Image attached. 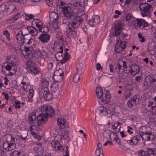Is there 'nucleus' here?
<instances>
[{
	"instance_id": "774afa93",
	"label": "nucleus",
	"mask_w": 156,
	"mask_h": 156,
	"mask_svg": "<svg viewBox=\"0 0 156 156\" xmlns=\"http://www.w3.org/2000/svg\"><path fill=\"white\" fill-rule=\"evenodd\" d=\"M53 67V63L51 62H50L48 64V67L49 69H51Z\"/></svg>"
},
{
	"instance_id": "37998d69",
	"label": "nucleus",
	"mask_w": 156,
	"mask_h": 156,
	"mask_svg": "<svg viewBox=\"0 0 156 156\" xmlns=\"http://www.w3.org/2000/svg\"><path fill=\"white\" fill-rule=\"evenodd\" d=\"M3 34L5 36L8 41H9L11 39L10 37V34L9 32L7 30H5L3 31Z\"/></svg>"
},
{
	"instance_id": "a19ab883",
	"label": "nucleus",
	"mask_w": 156,
	"mask_h": 156,
	"mask_svg": "<svg viewBox=\"0 0 156 156\" xmlns=\"http://www.w3.org/2000/svg\"><path fill=\"white\" fill-rule=\"evenodd\" d=\"M53 75L63 76L64 75L63 71L62 69H59L54 72Z\"/></svg>"
},
{
	"instance_id": "f8f14e48",
	"label": "nucleus",
	"mask_w": 156,
	"mask_h": 156,
	"mask_svg": "<svg viewBox=\"0 0 156 156\" xmlns=\"http://www.w3.org/2000/svg\"><path fill=\"white\" fill-rule=\"evenodd\" d=\"M100 20V19L99 16L94 15L90 20L89 24L91 26H94L98 23Z\"/></svg>"
},
{
	"instance_id": "393cba45",
	"label": "nucleus",
	"mask_w": 156,
	"mask_h": 156,
	"mask_svg": "<svg viewBox=\"0 0 156 156\" xmlns=\"http://www.w3.org/2000/svg\"><path fill=\"white\" fill-rule=\"evenodd\" d=\"M96 92L97 98L99 99H101L104 94L102 90L101 87H97L96 89Z\"/></svg>"
},
{
	"instance_id": "7c9ffc66",
	"label": "nucleus",
	"mask_w": 156,
	"mask_h": 156,
	"mask_svg": "<svg viewBox=\"0 0 156 156\" xmlns=\"http://www.w3.org/2000/svg\"><path fill=\"white\" fill-rule=\"evenodd\" d=\"M121 63L122 64V66L124 67V68L122 69V71L121 73L123 75L125 73H128L129 72V71H127V65L126 64V62L125 61H121Z\"/></svg>"
},
{
	"instance_id": "0eeeda50",
	"label": "nucleus",
	"mask_w": 156,
	"mask_h": 156,
	"mask_svg": "<svg viewBox=\"0 0 156 156\" xmlns=\"http://www.w3.org/2000/svg\"><path fill=\"white\" fill-rule=\"evenodd\" d=\"M26 68L30 73L34 74L38 73L39 72L37 70L36 66L34 62L30 60L27 62Z\"/></svg>"
},
{
	"instance_id": "f03ea898",
	"label": "nucleus",
	"mask_w": 156,
	"mask_h": 156,
	"mask_svg": "<svg viewBox=\"0 0 156 156\" xmlns=\"http://www.w3.org/2000/svg\"><path fill=\"white\" fill-rule=\"evenodd\" d=\"M5 141L3 143V148L7 151H11L14 149L16 147V142L17 139L12 137L10 134L6 135Z\"/></svg>"
},
{
	"instance_id": "2f4dec72",
	"label": "nucleus",
	"mask_w": 156,
	"mask_h": 156,
	"mask_svg": "<svg viewBox=\"0 0 156 156\" xmlns=\"http://www.w3.org/2000/svg\"><path fill=\"white\" fill-rule=\"evenodd\" d=\"M41 126H36L35 130H36V132L34 131H32L31 132L32 135L34 136V137L36 138H37L40 137V136L38 135L37 133H39L40 131H41V130L40 128H38Z\"/></svg>"
},
{
	"instance_id": "b1692460",
	"label": "nucleus",
	"mask_w": 156,
	"mask_h": 156,
	"mask_svg": "<svg viewBox=\"0 0 156 156\" xmlns=\"http://www.w3.org/2000/svg\"><path fill=\"white\" fill-rule=\"evenodd\" d=\"M74 24L77 25V27L80 26L83 22L82 19L80 16L75 17L72 22Z\"/></svg>"
},
{
	"instance_id": "423d86ee",
	"label": "nucleus",
	"mask_w": 156,
	"mask_h": 156,
	"mask_svg": "<svg viewBox=\"0 0 156 156\" xmlns=\"http://www.w3.org/2000/svg\"><path fill=\"white\" fill-rule=\"evenodd\" d=\"M55 57L57 60L59 61L61 64L65 63L70 58V56L68 53L65 52L64 56L60 52H58L55 54Z\"/></svg>"
},
{
	"instance_id": "0e129e2a",
	"label": "nucleus",
	"mask_w": 156,
	"mask_h": 156,
	"mask_svg": "<svg viewBox=\"0 0 156 156\" xmlns=\"http://www.w3.org/2000/svg\"><path fill=\"white\" fill-rule=\"evenodd\" d=\"M143 21V23L142 24V25L143 26V28L145 27H147L149 24L148 23L144 20L143 19V20H142Z\"/></svg>"
},
{
	"instance_id": "a18cd8bd",
	"label": "nucleus",
	"mask_w": 156,
	"mask_h": 156,
	"mask_svg": "<svg viewBox=\"0 0 156 156\" xmlns=\"http://www.w3.org/2000/svg\"><path fill=\"white\" fill-rule=\"evenodd\" d=\"M12 62H11L5 66V69L8 71H10L12 68L13 67Z\"/></svg>"
},
{
	"instance_id": "f257e3e1",
	"label": "nucleus",
	"mask_w": 156,
	"mask_h": 156,
	"mask_svg": "<svg viewBox=\"0 0 156 156\" xmlns=\"http://www.w3.org/2000/svg\"><path fill=\"white\" fill-rule=\"evenodd\" d=\"M43 115L40 114L36 118V114L34 112H32L29 116V122L33 125H35L37 123L36 126H42L47 121L46 118L44 117Z\"/></svg>"
},
{
	"instance_id": "3c124183",
	"label": "nucleus",
	"mask_w": 156,
	"mask_h": 156,
	"mask_svg": "<svg viewBox=\"0 0 156 156\" xmlns=\"http://www.w3.org/2000/svg\"><path fill=\"white\" fill-rule=\"evenodd\" d=\"M6 8V6L4 4H2L0 6V12L2 13L5 11Z\"/></svg>"
},
{
	"instance_id": "473e14b6",
	"label": "nucleus",
	"mask_w": 156,
	"mask_h": 156,
	"mask_svg": "<svg viewBox=\"0 0 156 156\" xmlns=\"http://www.w3.org/2000/svg\"><path fill=\"white\" fill-rule=\"evenodd\" d=\"M35 24L36 26L39 29L43 25V23L39 19L34 20L32 22V24Z\"/></svg>"
},
{
	"instance_id": "a211bd4d",
	"label": "nucleus",
	"mask_w": 156,
	"mask_h": 156,
	"mask_svg": "<svg viewBox=\"0 0 156 156\" xmlns=\"http://www.w3.org/2000/svg\"><path fill=\"white\" fill-rule=\"evenodd\" d=\"M130 69H129V72L131 74L134 73V75L138 74L140 72V68L139 66L137 65H134L132 67H130Z\"/></svg>"
},
{
	"instance_id": "f704fd0d",
	"label": "nucleus",
	"mask_w": 156,
	"mask_h": 156,
	"mask_svg": "<svg viewBox=\"0 0 156 156\" xmlns=\"http://www.w3.org/2000/svg\"><path fill=\"white\" fill-rule=\"evenodd\" d=\"M122 124L120 122H116L112 126V128L113 129H117L118 132H119L120 129Z\"/></svg>"
},
{
	"instance_id": "052dcab7",
	"label": "nucleus",
	"mask_w": 156,
	"mask_h": 156,
	"mask_svg": "<svg viewBox=\"0 0 156 156\" xmlns=\"http://www.w3.org/2000/svg\"><path fill=\"white\" fill-rule=\"evenodd\" d=\"M56 38L59 41V42H61L63 41V36L62 35H57Z\"/></svg>"
},
{
	"instance_id": "7ed1b4c3",
	"label": "nucleus",
	"mask_w": 156,
	"mask_h": 156,
	"mask_svg": "<svg viewBox=\"0 0 156 156\" xmlns=\"http://www.w3.org/2000/svg\"><path fill=\"white\" fill-rule=\"evenodd\" d=\"M139 7L140 10L143 11L141 13L143 17H150L151 16L150 13L153 10V8L151 5L147 3H142L139 4Z\"/></svg>"
},
{
	"instance_id": "9d476101",
	"label": "nucleus",
	"mask_w": 156,
	"mask_h": 156,
	"mask_svg": "<svg viewBox=\"0 0 156 156\" xmlns=\"http://www.w3.org/2000/svg\"><path fill=\"white\" fill-rule=\"evenodd\" d=\"M142 138L143 140H144V138L141 135L134 136L129 140H128V143L132 145H136L138 143L140 138Z\"/></svg>"
},
{
	"instance_id": "864d4df0",
	"label": "nucleus",
	"mask_w": 156,
	"mask_h": 156,
	"mask_svg": "<svg viewBox=\"0 0 156 156\" xmlns=\"http://www.w3.org/2000/svg\"><path fill=\"white\" fill-rule=\"evenodd\" d=\"M120 64H117L115 67L116 69H118L119 71H117V72L118 73L119 71H120L121 69L122 66V64L121 63V62H119Z\"/></svg>"
},
{
	"instance_id": "4468645a",
	"label": "nucleus",
	"mask_w": 156,
	"mask_h": 156,
	"mask_svg": "<svg viewBox=\"0 0 156 156\" xmlns=\"http://www.w3.org/2000/svg\"><path fill=\"white\" fill-rule=\"evenodd\" d=\"M126 46V45H123L122 43L119 42V41H118L115 48L116 51L118 53H121L122 50L125 49Z\"/></svg>"
},
{
	"instance_id": "603ef678",
	"label": "nucleus",
	"mask_w": 156,
	"mask_h": 156,
	"mask_svg": "<svg viewBox=\"0 0 156 156\" xmlns=\"http://www.w3.org/2000/svg\"><path fill=\"white\" fill-rule=\"evenodd\" d=\"M14 103L16 105L15 106V108L20 109L21 107L20 105L21 103L20 101H19L18 100H16L14 101Z\"/></svg>"
},
{
	"instance_id": "13d9d810",
	"label": "nucleus",
	"mask_w": 156,
	"mask_h": 156,
	"mask_svg": "<svg viewBox=\"0 0 156 156\" xmlns=\"http://www.w3.org/2000/svg\"><path fill=\"white\" fill-rule=\"evenodd\" d=\"M46 2L47 4L50 7H51L52 6L53 4L52 0H46Z\"/></svg>"
},
{
	"instance_id": "09e8293b",
	"label": "nucleus",
	"mask_w": 156,
	"mask_h": 156,
	"mask_svg": "<svg viewBox=\"0 0 156 156\" xmlns=\"http://www.w3.org/2000/svg\"><path fill=\"white\" fill-rule=\"evenodd\" d=\"M148 79L149 80L150 83L151 84H152L153 83L156 82V79L154 77L150 76Z\"/></svg>"
},
{
	"instance_id": "4c0bfd02",
	"label": "nucleus",
	"mask_w": 156,
	"mask_h": 156,
	"mask_svg": "<svg viewBox=\"0 0 156 156\" xmlns=\"http://www.w3.org/2000/svg\"><path fill=\"white\" fill-rule=\"evenodd\" d=\"M20 15V13H18L16 15H15L12 18L9 19L8 20V22L9 23H13L15 20H17Z\"/></svg>"
},
{
	"instance_id": "4be33fe9",
	"label": "nucleus",
	"mask_w": 156,
	"mask_h": 156,
	"mask_svg": "<svg viewBox=\"0 0 156 156\" xmlns=\"http://www.w3.org/2000/svg\"><path fill=\"white\" fill-rule=\"evenodd\" d=\"M76 70V73L74 76L73 79V82L76 83H78L80 79L79 74H81L82 73V71L81 69L79 70L78 68H77Z\"/></svg>"
},
{
	"instance_id": "c9c22d12",
	"label": "nucleus",
	"mask_w": 156,
	"mask_h": 156,
	"mask_svg": "<svg viewBox=\"0 0 156 156\" xmlns=\"http://www.w3.org/2000/svg\"><path fill=\"white\" fill-rule=\"evenodd\" d=\"M60 141H62L64 139V140H66V141H69V138L68 133L64 134V135H62L60 136Z\"/></svg>"
},
{
	"instance_id": "39448f33",
	"label": "nucleus",
	"mask_w": 156,
	"mask_h": 156,
	"mask_svg": "<svg viewBox=\"0 0 156 156\" xmlns=\"http://www.w3.org/2000/svg\"><path fill=\"white\" fill-rule=\"evenodd\" d=\"M42 114L41 115H43V117L47 118L48 120V118L49 116L51 117L54 115L53 108L51 106H47L42 108L41 109Z\"/></svg>"
},
{
	"instance_id": "2eb2a0df",
	"label": "nucleus",
	"mask_w": 156,
	"mask_h": 156,
	"mask_svg": "<svg viewBox=\"0 0 156 156\" xmlns=\"http://www.w3.org/2000/svg\"><path fill=\"white\" fill-rule=\"evenodd\" d=\"M143 137H145V140L147 141H150L151 140V138L153 137V135L152 134V132L150 131H145L143 133L142 135H141Z\"/></svg>"
},
{
	"instance_id": "e433bc0d",
	"label": "nucleus",
	"mask_w": 156,
	"mask_h": 156,
	"mask_svg": "<svg viewBox=\"0 0 156 156\" xmlns=\"http://www.w3.org/2000/svg\"><path fill=\"white\" fill-rule=\"evenodd\" d=\"M23 35L22 32L21 30L19 31L16 36V39L18 41H21L22 42Z\"/></svg>"
},
{
	"instance_id": "9b49d317",
	"label": "nucleus",
	"mask_w": 156,
	"mask_h": 156,
	"mask_svg": "<svg viewBox=\"0 0 156 156\" xmlns=\"http://www.w3.org/2000/svg\"><path fill=\"white\" fill-rule=\"evenodd\" d=\"M22 43H24L28 45L33 44L34 40L30 34H26L23 35Z\"/></svg>"
},
{
	"instance_id": "bb28decb",
	"label": "nucleus",
	"mask_w": 156,
	"mask_h": 156,
	"mask_svg": "<svg viewBox=\"0 0 156 156\" xmlns=\"http://www.w3.org/2000/svg\"><path fill=\"white\" fill-rule=\"evenodd\" d=\"M16 9L15 5L13 4H11L7 8L6 13L8 15L11 14Z\"/></svg>"
},
{
	"instance_id": "c756f323",
	"label": "nucleus",
	"mask_w": 156,
	"mask_h": 156,
	"mask_svg": "<svg viewBox=\"0 0 156 156\" xmlns=\"http://www.w3.org/2000/svg\"><path fill=\"white\" fill-rule=\"evenodd\" d=\"M61 132L62 135H64L68 133V127L67 126H60L59 127V132Z\"/></svg>"
},
{
	"instance_id": "5701e85b",
	"label": "nucleus",
	"mask_w": 156,
	"mask_h": 156,
	"mask_svg": "<svg viewBox=\"0 0 156 156\" xmlns=\"http://www.w3.org/2000/svg\"><path fill=\"white\" fill-rule=\"evenodd\" d=\"M48 82L46 79L43 78L41 79V86L42 89L47 88L48 87Z\"/></svg>"
},
{
	"instance_id": "58836bf2",
	"label": "nucleus",
	"mask_w": 156,
	"mask_h": 156,
	"mask_svg": "<svg viewBox=\"0 0 156 156\" xmlns=\"http://www.w3.org/2000/svg\"><path fill=\"white\" fill-rule=\"evenodd\" d=\"M63 76H56V75H53V78L55 80L58 82H60L63 79Z\"/></svg>"
},
{
	"instance_id": "49530a36",
	"label": "nucleus",
	"mask_w": 156,
	"mask_h": 156,
	"mask_svg": "<svg viewBox=\"0 0 156 156\" xmlns=\"http://www.w3.org/2000/svg\"><path fill=\"white\" fill-rule=\"evenodd\" d=\"M99 110L102 113H103L104 112H105V113H108V110L107 108L103 106H101L99 107Z\"/></svg>"
},
{
	"instance_id": "f3484780",
	"label": "nucleus",
	"mask_w": 156,
	"mask_h": 156,
	"mask_svg": "<svg viewBox=\"0 0 156 156\" xmlns=\"http://www.w3.org/2000/svg\"><path fill=\"white\" fill-rule=\"evenodd\" d=\"M121 24L120 23L115 24V27L114 31L113 33V35L114 36H117L120 34L122 30V27H121Z\"/></svg>"
},
{
	"instance_id": "c85d7f7f",
	"label": "nucleus",
	"mask_w": 156,
	"mask_h": 156,
	"mask_svg": "<svg viewBox=\"0 0 156 156\" xmlns=\"http://www.w3.org/2000/svg\"><path fill=\"white\" fill-rule=\"evenodd\" d=\"M50 18L51 21L53 22L57 21L58 20V15L56 13L53 12L50 14Z\"/></svg>"
},
{
	"instance_id": "8fccbe9b",
	"label": "nucleus",
	"mask_w": 156,
	"mask_h": 156,
	"mask_svg": "<svg viewBox=\"0 0 156 156\" xmlns=\"http://www.w3.org/2000/svg\"><path fill=\"white\" fill-rule=\"evenodd\" d=\"M79 2L80 4V6H84L87 5V0H80Z\"/></svg>"
},
{
	"instance_id": "412c9836",
	"label": "nucleus",
	"mask_w": 156,
	"mask_h": 156,
	"mask_svg": "<svg viewBox=\"0 0 156 156\" xmlns=\"http://www.w3.org/2000/svg\"><path fill=\"white\" fill-rule=\"evenodd\" d=\"M27 30L29 32V34H31L32 36L36 35L38 33V30L32 26H29L27 27Z\"/></svg>"
},
{
	"instance_id": "4d7b16f0",
	"label": "nucleus",
	"mask_w": 156,
	"mask_h": 156,
	"mask_svg": "<svg viewBox=\"0 0 156 156\" xmlns=\"http://www.w3.org/2000/svg\"><path fill=\"white\" fill-rule=\"evenodd\" d=\"M24 14L26 17H28L30 19H33L34 17V16L31 14L27 13H25Z\"/></svg>"
},
{
	"instance_id": "1a4fd4ad",
	"label": "nucleus",
	"mask_w": 156,
	"mask_h": 156,
	"mask_svg": "<svg viewBox=\"0 0 156 156\" xmlns=\"http://www.w3.org/2000/svg\"><path fill=\"white\" fill-rule=\"evenodd\" d=\"M62 12L65 16L69 18L74 14V12L69 7H64L62 8Z\"/></svg>"
},
{
	"instance_id": "69168bd1",
	"label": "nucleus",
	"mask_w": 156,
	"mask_h": 156,
	"mask_svg": "<svg viewBox=\"0 0 156 156\" xmlns=\"http://www.w3.org/2000/svg\"><path fill=\"white\" fill-rule=\"evenodd\" d=\"M27 0H18L16 1V2L20 3L21 4H25L26 3Z\"/></svg>"
},
{
	"instance_id": "ddd939ff",
	"label": "nucleus",
	"mask_w": 156,
	"mask_h": 156,
	"mask_svg": "<svg viewBox=\"0 0 156 156\" xmlns=\"http://www.w3.org/2000/svg\"><path fill=\"white\" fill-rule=\"evenodd\" d=\"M50 35L47 33H46L41 34L38 38L41 42L44 43L48 42L50 40Z\"/></svg>"
},
{
	"instance_id": "6ab92c4d",
	"label": "nucleus",
	"mask_w": 156,
	"mask_h": 156,
	"mask_svg": "<svg viewBox=\"0 0 156 156\" xmlns=\"http://www.w3.org/2000/svg\"><path fill=\"white\" fill-rule=\"evenodd\" d=\"M43 97L44 100L49 101L51 99L52 95L49 90H47L44 91Z\"/></svg>"
},
{
	"instance_id": "338daca9",
	"label": "nucleus",
	"mask_w": 156,
	"mask_h": 156,
	"mask_svg": "<svg viewBox=\"0 0 156 156\" xmlns=\"http://www.w3.org/2000/svg\"><path fill=\"white\" fill-rule=\"evenodd\" d=\"M2 95H4L5 96V98L6 100H8L9 98V96L8 94L6 93H2Z\"/></svg>"
},
{
	"instance_id": "cd10ccee",
	"label": "nucleus",
	"mask_w": 156,
	"mask_h": 156,
	"mask_svg": "<svg viewBox=\"0 0 156 156\" xmlns=\"http://www.w3.org/2000/svg\"><path fill=\"white\" fill-rule=\"evenodd\" d=\"M147 151L148 154L146 156L151 155H153V156H156V148H148L147 149Z\"/></svg>"
},
{
	"instance_id": "680f3d73",
	"label": "nucleus",
	"mask_w": 156,
	"mask_h": 156,
	"mask_svg": "<svg viewBox=\"0 0 156 156\" xmlns=\"http://www.w3.org/2000/svg\"><path fill=\"white\" fill-rule=\"evenodd\" d=\"M130 100L128 101L127 102V104L128 106L130 107H132L134 104H135L134 103H133V102L131 101Z\"/></svg>"
},
{
	"instance_id": "5fc2aeb1",
	"label": "nucleus",
	"mask_w": 156,
	"mask_h": 156,
	"mask_svg": "<svg viewBox=\"0 0 156 156\" xmlns=\"http://www.w3.org/2000/svg\"><path fill=\"white\" fill-rule=\"evenodd\" d=\"M133 18L130 14H128L126 15V18L127 21L129 20L130 21L132 20Z\"/></svg>"
},
{
	"instance_id": "72a5a7b5",
	"label": "nucleus",
	"mask_w": 156,
	"mask_h": 156,
	"mask_svg": "<svg viewBox=\"0 0 156 156\" xmlns=\"http://www.w3.org/2000/svg\"><path fill=\"white\" fill-rule=\"evenodd\" d=\"M127 34H123L121 35V37H119V40H117L119 41V42L120 43H122V44L124 45H126V39H125V37H127Z\"/></svg>"
},
{
	"instance_id": "20e7f679",
	"label": "nucleus",
	"mask_w": 156,
	"mask_h": 156,
	"mask_svg": "<svg viewBox=\"0 0 156 156\" xmlns=\"http://www.w3.org/2000/svg\"><path fill=\"white\" fill-rule=\"evenodd\" d=\"M51 145L52 147L55 148V151H59L63 152L65 151V154L63 156H69V147L68 146H66L65 148H64L60 144L59 141H53L51 143Z\"/></svg>"
},
{
	"instance_id": "dca6fc26",
	"label": "nucleus",
	"mask_w": 156,
	"mask_h": 156,
	"mask_svg": "<svg viewBox=\"0 0 156 156\" xmlns=\"http://www.w3.org/2000/svg\"><path fill=\"white\" fill-rule=\"evenodd\" d=\"M77 27H78L77 25L74 24L72 22L68 24V29L67 30V32L70 35L73 34L71 32H75L76 28Z\"/></svg>"
},
{
	"instance_id": "ea45409f",
	"label": "nucleus",
	"mask_w": 156,
	"mask_h": 156,
	"mask_svg": "<svg viewBox=\"0 0 156 156\" xmlns=\"http://www.w3.org/2000/svg\"><path fill=\"white\" fill-rule=\"evenodd\" d=\"M39 31L45 33L48 31L49 28L45 26L41 27L39 29Z\"/></svg>"
},
{
	"instance_id": "a878e982",
	"label": "nucleus",
	"mask_w": 156,
	"mask_h": 156,
	"mask_svg": "<svg viewBox=\"0 0 156 156\" xmlns=\"http://www.w3.org/2000/svg\"><path fill=\"white\" fill-rule=\"evenodd\" d=\"M103 135L104 137L106 138H107V136H108L110 137L111 140H112L111 135H112L114 136H115V133L112 131L110 132L109 130H106L104 131L103 133Z\"/></svg>"
},
{
	"instance_id": "aec40b11",
	"label": "nucleus",
	"mask_w": 156,
	"mask_h": 156,
	"mask_svg": "<svg viewBox=\"0 0 156 156\" xmlns=\"http://www.w3.org/2000/svg\"><path fill=\"white\" fill-rule=\"evenodd\" d=\"M107 93L104 94L101 98V101L102 102L105 104H108L110 101V95H109V93L108 91H106Z\"/></svg>"
},
{
	"instance_id": "e2e57ef3",
	"label": "nucleus",
	"mask_w": 156,
	"mask_h": 156,
	"mask_svg": "<svg viewBox=\"0 0 156 156\" xmlns=\"http://www.w3.org/2000/svg\"><path fill=\"white\" fill-rule=\"evenodd\" d=\"M115 137L114 140L115 141L116 143H118L119 144L120 142V140L118 138V137L116 134H115V136H114Z\"/></svg>"
},
{
	"instance_id": "6e6552de",
	"label": "nucleus",
	"mask_w": 156,
	"mask_h": 156,
	"mask_svg": "<svg viewBox=\"0 0 156 156\" xmlns=\"http://www.w3.org/2000/svg\"><path fill=\"white\" fill-rule=\"evenodd\" d=\"M24 50L22 51V53L24 56H27L29 59H31L35 58L36 56L35 52H32L30 50L29 47L25 46Z\"/></svg>"
},
{
	"instance_id": "bf43d9fd",
	"label": "nucleus",
	"mask_w": 156,
	"mask_h": 156,
	"mask_svg": "<svg viewBox=\"0 0 156 156\" xmlns=\"http://www.w3.org/2000/svg\"><path fill=\"white\" fill-rule=\"evenodd\" d=\"M96 68L98 70H100L103 69V67L101 66L100 64L97 63L96 65Z\"/></svg>"
},
{
	"instance_id": "6e6d98bb",
	"label": "nucleus",
	"mask_w": 156,
	"mask_h": 156,
	"mask_svg": "<svg viewBox=\"0 0 156 156\" xmlns=\"http://www.w3.org/2000/svg\"><path fill=\"white\" fill-rule=\"evenodd\" d=\"M97 146L99 148V149L98 150L97 149L96 151V153H101V151H102V149H101V144L99 143H98V144Z\"/></svg>"
},
{
	"instance_id": "de8ad7c7",
	"label": "nucleus",
	"mask_w": 156,
	"mask_h": 156,
	"mask_svg": "<svg viewBox=\"0 0 156 156\" xmlns=\"http://www.w3.org/2000/svg\"><path fill=\"white\" fill-rule=\"evenodd\" d=\"M142 20H143V19H137L136 20V24L138 26L140 27L143 23V21Z\"/></svg>"
},
{
	"instance_id": "79ce46f5",
	"label": "nucleus",
	"mask_w": 156,
	"mask_h": 156,
	"mask_svg": "<svg viewBox=\"0 0 156 156\" xmlns=\"http://www.w3.org/2000/svg\"><path fill=\"white\" fill-rule=\"evenodd\" d=\"M12 155L13 156H24L23 152L17 151H13Z\"/></svg>"
},
{
	"instance_id": "c03bdc74",
	"label": "nucleus",
	"mask_w": 156,
	"mask_h": 156,
	"mask_svg": "<svg viewBox=\"0 0 156 156\" xmlns=\"http://www.w3.org/2000/svg\"><path fill=\"white\" fill-rule=\"evenodd\" d=\"M140 98V96L139 95H134L132 98H131L130 100L133 102V103L135 104L137 100H138Z\"/></svg>"
}]
</instances>
